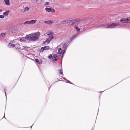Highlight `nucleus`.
Masks as SVG:
<instances>
[{
    "mask_svg": "<svg viewBox=\"0 0 130 130\" xmlns=\"http://www.w3.org/2000/svg\"><path fill=\"white\" fill-rule=\"evenodd\" d=\"M28 40L34 41L37 40L40 36L39 32L31 33L27 35Z\"/></svg>",
    "mask_w": 130,
    "mask_h": 130,
    "instance_id": "1",
    "label": "nucleus"
},
{
    "mask_svg": "<svg viewBox=\"0 0 130 130\" xmlns=\"http://www.w3.org/2000/svg\"><path fill=\"white\" fill-rule=\"evenodd\" d=\"M119 25L118 23H113L108 25H106L103 24L100 26L101 27H104L106 28H113Z\"/></svg>",
    "mask_w": 130,
    "mask_h": 130,
    "instance_id": "2",
    "label": "nucleus"
},
{
    "mask_svg": "<svg viewBox=\"0 0 130 130\" xmlns=\"http://www.w3.org/2000/svg\"><path fill=\"white\" fill-rule=\"evenodd\" d=\"M62 51V49H58V51L57 52V53L58 54H60V55L61 56L62 58V60L64 56V55L65 53L66 49H63Z\"/></svg>",
    "mask_w": 130,
    "mask_h": 130,
    "instance_id": "3",
    "label": "nucleus"
},
{
    "mask_svg": "<svg viewBox=\"0 0 130 130\" xmlns=\"http://www.w3.org/2000/svg\"><path fill=\"white\" fill-rule=\"evenodd\" d=\"M79 20L78 19H73L71 20V25H73L74 26L75 25L78 21H79Z\"/></svg>",
    "mask_w": 130,
    "mask_h": 130,
    "instance_id": "4",
    "label": "nucleus"
},
{
    "mask_svg": "<svg viewBox=\"0 0 130 130\" xmlns=\"http://www.w3.org/2000/svg\"><path fill=\"white\" fill-rule=\"evenodd\" d=\"M120 21L123 23H130V19H128L127 18H124L120 20Z\"/></svg>",
    "mask_w": 130,
    "mask_h": 130,
    "instance_id": "5",
    "label": "nucleus"
},
{
    "mask_svg": "<svg viewBox=\"0 0 130 130\" xmlns=\"http://www.w3.org/2000/svg\"><path fill=\"white\" fill-rule=\"evenodd\" d=\"M15 47L16 49H20V48H28V47H26V46H24L21 45L19 44H17L15 45Z\"/></svg>",
    "mask_w": 130,
    "mask_h": 130,
    "instance_id": "6",
    "label": "nucleus"
},
{
    "mask_svg": "<svg viewBox=\"0 0 130 130\" xmlns=\"http://www.w3.org/2000/svg\"><path fill=\"white\" fill-rule=\"evenodd\" d=\"M77 24L75 25H74V28H81V23L80 22H79V21H78L77 23Z\"/></svg>",
    "mask_w": 130,
    "mask_h": 130,
    "instance_id": "7",
    "label": "nucleus"
},
{
    "mask_svg": "<svg viewBox=\"0 0 130 130\" xmlns=\"http://www.w3.org/2000/svg\"><path fill=\"white\" fill-rule=\"evenodd\" d=\"M27 35L25 37H22L20 39V40L22 42H23L24 41H25L26 40H28V38H27Z\"/></svg>",
    "mask_w": 130,
    "mask_h": 130,
    "instance_id": "8",
    "label": "nucleus"
},
{
    "mask_svg": "<svg viewBox=\"0 0 130 130\" xmlns=\"http://www.w3.org/2000/svg\"><path fill=\"white\" fill-rule=\"evenodd\" d=\"M52 59L55 61H57L58 60V56L57 55H53L52 56Z\"/></svg>",
    "mask_w": 130,
    "mask_h": 130,
    "instance_id": "9",
    "label": "nucleus"
},
{
    "mask_svg": "<svg viewBox=\"0 0 130 130\" xmlns=\"http://www.w3.org/2000/svg\"><path fill=\"white\" fill-rule=\"evenodd\" d=\"M8 47L9 48H13L15 47V44L10 43L8 45Z\"/></svg>",
    "mask_w": 130,
    "mask_h": 130,
    "instance_id": "10",
    "label": "nucleus"
},
{
    "mask_svg": "<svg viewBox=\"0 0 130 130\" xmlns=\"http://www.w3.org/2000/svg\"><path fill=\"white\" fill-rule=\"evenodd\" d=\"M68 43L67 42H66L63 44L61 43L60 45L62 46L63 48H66L68 46Z\"/></svg>",
    "mask_w": 130,
    "mask_h": 130,
    "instance_id": "11",
    "label": "nucleus"
},
{
    "mask_svg": "<svg viewBox=\"0 0 130 130\" xmlns=\"http://www.w3.org/2000/svg\"><path fill=\"white\" fill-rule=\"evenodd\" d=\"M62 60L60 64L61 66V69H60L59 70V73L60 74L62 73L63 71H62Z\"/></svg>",
    "mask_w": 130,
    "mask_h": 130,
    "instance_id": "12",
    "label": "nucleus"
},
{
    "mask_svg": "<svg viewBox=\"0 0 130 130\" xmlns=\"http://www.w3.org/2000/svg\"><path fill=\"white\" fill-rule=\"evenodd\" d=\"M78 33L77 34H75L74 35L72 36L70 38L71 40L72 39H74L75 38V37L77 36L78 35Z\"/></svg>",
    "mask_w": 130,
    "mask_h": 130,
    "instance_id": "13",
    "label": "nucleus"
},
{
    "mask_svg": "<svg viewBox=\"0 0 130 130\" xmlns=\"http://www.w3.org/2000/svg\"><path fill=\"white\" fill-rule=\"evenodd\" d=\"M53 22V21L51 20L46 21L44 22V23H46L47 24H51Z\"/></svg>",
    "mask_w": 130,
    "mask_h": 130,
    "instance_id": "14",
    "label": "nucleus"
},
{
    "mask_svg": "<svg viewBox=\"0 0 130 130\" xmlns=\"http://www.w3.org/2000/svg\"><path fill=\"white\" fill-rule=\"evenodd\" d=\"M4 1L6 5L8 6L10 5V3L9 2V0H4Z\"/></svg>",
    "mask_w": 130,
    "mask_h": 130,
    "instance_id": "15",
    "label": "nucleus"
},
{
    "mask_svg": "<svg viewBox=\"0 0 130 130\" xmlns=\"http://www.w3.org/2000/svg\"><path fill=\"white\" fill-rule=\"evenodd\" d=\"M18 50H19V52L20 51V53L23 54H24V53H23V51H27V50H26V49H20L21 50H20L19 49H18Z\"/></svg>",
    "mask_w": 130,
    "mask_h": 130,
    "instance_id": "16",
    "label": "nucleus"
},
{
    "mask_svg": "<svg viewBox=\"0 0 130 130\" xmlns=\"http://www.w3.org/2000/svg\"><path fill=\"white\" fill-rule=\"evenodd\" d=\"M47 35L49 36H52L53 34V32H47Z\"/></svg>",
    "mask_w": 130,
    "mask_h": 130,
    "instance_id": "17",
    "label": "nucleus"
},
{
    "mask_svg": "<svg viewBox=\"0 0 130 130\" xmlns=\"http://www.w3.org/2000/svg\"><path fill=\"white\" fill-rule=\"evenodd\" d=\"M51 8H45V10L47 11L48 12H51Z\"/></svg>",
    "mask_w": 130,
    "mask_h": 130,
    "instance_id": "18",
    "label": "nucleus"
},
{
    "mask_svg": "<svg viewBox=\"0 0 130 130\" xmlns=\"http://www.w3.org/2000/svg\"><path fill=\"white\" fill-rule=\"evenodd\" d=\"M9 12V11H6L3 13V15L5 16L7 15Z\"/></svg>",
    "mask_w": 130,
    "mask_h": 130,
    "instance_id": "19",
    "label": "nucleus"
},
{
    "mask_svg": "<svg viewBox=\"0 0 130 130\" xmlns=\"http://www.w3.org/2000/svg\"><path fill=\"white\" fill-rule=\"evenodd\" d=\"M36 20H32L31 21H30V24H32L35 23V22Z\"/></svg>",
    "mask_w": 130,
    "mask_h": 130,
    "instance_id": "20",
    "label": "nucleus"
},
{
    "mask_svg": "<svg viewBox=\"0 0 130 130\" xmlns=\"http://www.w3.org/2000/svg\"><path fill=\"white\" fill-rule=\"evenodd\" d=\"M65 21H66V22H67L66 23H65L66 24H69V23L71 24V20L70 21V20H65Z\"/></svg>",
    "mask_w": 130,
    "mask_h": 130,
    "instance_id": "21",
    "label": "nucleus"
},
{
    "mask_svg": "<svg viewBox=\"0 0 130 130\" xmlns=\"http://www.w3.org/2000/svg\"><path fill=\"white\" fill-rule=\"evenodd\" d=\"M29 9V8L27 7H25L24 9V12H25L27 11Z\"/></svg>",
    "mask_w": 130,
    "mask_h": 130,
    "instance_id": "22",
    "label": "nucleus"
},
{
    "mask_svg": "<svg viewBox=\"0 0 130 130\" xmlns=\"http://www.w3.org/2000/svg\"><path fill=\"white\" fill-rule=\"evenodd\" d=\"M50 41V40L48 38H47L45 41V42L44 43H45L46 42L49 43Z\"/></svg>",
    "mask_w": 130,
    "mask_h": 130,
    "instance_id": "23",
    "label": "nucleus"
},
{
    "mask_svg": "<svg viewBox=\"0 0 130 130\" xmlns=\"http://www.w3.org/2000/svg\"><path fill=\"white\" fill-rule=\"evenodd\" d=\"M49 47L48 46H46L43 47H42L41 49H49Z\"/></svg>",
    "mask_w": 130,
    "mask_h": 130,
    "instance_id": "24",
    "label": "nucleus"
},
{
    "mask_svg": "<svg viewBox=\"0 0 130 130\" xmlns=\"http://www.w3.org/2000/svg\"><path fill=\"white\" fill-rule=\"evenodd\" d=\"M52 54H50L48 57V58L49 59H50L51 58L52 59Z\"/></svg>",
    "mask_w": 130,
    "mask_h": 130,
    "instance_id": "25",
    "label": "nucleus"
},
{
    "mask_svg": "<svg viewBox=\"0 0 130 130\" xmlns=\"http://www.w3.org/2000/svg\"><path fill=\"white\" fill-rule=\"evenodd\" d=\"M81 28H75L76 29L78 32H79L81 30Z\"/></svg>",
    "mask_w": 130,
    "mask_h": 130,
    "instance_id": "26",
    "label": "nucleus"
},
{
    "mask_svg": "<svg viewBox=\"0 0 130 130\" xmlns=\"http://www.w3.org/2000/svg\"><path fill=\"white\" fill-rule=\"evenodd\" d=\"M30 24V21H27L24 23V24L25 25H26V24Z\"/></svg>",
    "mask_w": 130,
    "mask_h": 130,
    "instance_id": "27",
    "label": "nucleus"
},
{
    "mask_svg": "<svg viewBox=\"0 0 130 130\" xmlns=\"http://www.w3.org/2000/svg\"><path fill=\"white\" fill-rule=\"evenodd\" d=\"M35 62L36 63H37L38 64H39V60L38 59H35Z\"/></svg>",
    "mask_w": 130,
    "mask_h": 130,
    "instance_id": "28",
    "label": "nucleus"
},
{
    "mask_svg": "<svg viewBox=\"0 0 130 130\" xmlns=\"http://www.w3.org/2000/svg\"><path fill=\"white\" fill-rule=\"evenodd\" d=\"M48 49H39V52L41 53L42 52L45 50H48Z\"/></svg>",
    "mask_w": 130,
    "mask_h": 130,
    "instance_id": "29",
    "label": "nucleus"
},
{
    "mask_svg": "<svg viewBox=\"0 0 130 130\" xmlns=\"http://www.w3.org/2000/svg\"><path fill=\"white\" fill-rule=\"evenodd\" d=\"M53 38V37L52 36H49V37L48 38L51 41Z\"/></svg>",
    "mask_w": 130,
    "mask_h": 130,
    "instance_id": "30",
    "label": "nucleus"
},
{
    "mask_svg": "<svg viewBox=\"0 0 130 130\" xmlns=\"http://www.w3.org/2000/svg\"><path fill=\"white\" fill-rule=\"evenodd\" d=\"M64 80V82L66 83H70V81L66 79Z\"/></svg>",
    "mask_w": 130,
    "mask_h": 130,
    "instance_id": "31",
    "label": "nucleus"
},
{
    "mask_svg": "<svg viewBox=\"0 0 130 130\" xmlns=\"http://www.w3.org/2000/svg\"><path fill=\"white\" fill-rule=\"evenodd\" d=\"M43 61L41 59L40 60V61H39V64H41L42 63Z\"/></svg>",
    "mask_w": 130,
    "mask_h": 130,
    "instance_id": "32",
    "label": "nucleus"
},
{
    "mask_svg": "<svg viewBox=\"0 0 130 130\" xmlns=\"http://www.w3.org/2000/svg\"><path fill=\"white\" fill-rule=\"evenodd\" d=\"M51 12H55V10L54 9H53L52 8H51Z\"/></svg>",
    "mask_w": 130,
    "mask_h": 130,
    "instance_id": "33",
    "label": "nucleus"
},
{
    "mask_svg": "<svg viewBox=\"0 0 130 130\" xmlns=\"http://www.w3.org/2000/svg\"><path fill=\"white\" fill-rule=\"evenodd\" d=\"M1 36H2V37H4L5 36V34L4 33H2L1 34Z\"/></svg>",
    "mask_w": 130,
    "mask_h": 130,
    "instance_id": "34",
    "label": "nucleus"
},
{
    "mask_svg": "<svg viewBox=\"0 0 130 130\" xmlns=\"http://www.w3.org/2000/svg\"><path fill=\"white\" fill-rule=\"evenodd\" d=\"M65 22H66L65 20H64V21H62L61 24H64L65 23Z\"/></svg>",
    "mask_w": 130,
    "mask_h": 130,
    "instance_id": "35",
    "label": "nucleus"
},
{
    "mask_svg": "<svg viewBox=\"0 0 130 130\" xmlns=\"http://www.w3.org/2000/svg\"><path fill=\"white\" fill-rule=\"evenodd\" d=\"M49 4V2H46L45 3V5H48Z\"/></svg>",
    "mask_w": 130,
    "mask_h": 130,
    "instance_id": "36",
    "label": "nucleus"
},
{
    "mask_svg": "<svg viewBox=\"0 0 130 130\" xmlns=\"http://www.w3.org/2000/svg\"><path fill=\"white\" fill-rule=\"evenodd\" d=\"M33 2H38V0H31Z\"/></svg>",
    "mask_w": 130,
    "mask_h": 130,
    "instance_id": "37",
    "label": "nucleus"
},
{
    "mask_svg": "<svg viewBox=\"0 0 130 130\" xmlns=\"http://www.w3.org/2000/svg\"><path fill=\"white\" fill-rule=\"evenodd\" d=\"M4 17V16L3 15H0V18H3Z\"/></svg>",
    "mask_w": 130,
    "mask_h": 130,
    "instance_id": "38",
    "label": "nucleus"
},
{
    "mask_svg": "<svg viewBox=\"0 0 130 130\" xmlns=\"http://www.w3.org/2000/svg\"><path fill=\"white\" fill-rule=\"evenodd\" d=\"M4 93H5V94L6 100V99H7V96H6V92H5V90H4Z\"/></svg>",
    "mask_w": 130,
    "mask_h": 130,
    "instance_id": "39",
    "label": "nucleus"
},
{
    "mask_svg": "<svg viewBox=\"0 0 130 130\" xmlns=\"http://www.w3.org/2000/svg\"><path fill=\"white\" fill-rule=\"evenodd\" d=\"M57 79L58 80V81H56V82H55L54 83L57 82H58V81H61V80H60V79H59L58 78H57Z\"/></svg>",
    "mask_w": 130,
    "mask_h": 130,
    "instance_id": "40",
    "label": "nucleus"
},
{
    "mask_svg": "<svg viewBox=\"0 0 130 130\" xmlns=\"http://www.w3.org/2000/svg\"><path fill=\"white\" fill-rule=\"evenodd\" d=\"M61 77L62 78H63V79L64 80H65V79H66V78L64 77H63L62 76H61Z\"/></svg>",
    "mask_w": 130,
    "mask_h": 130,
    "instance_id": "41",
    "label": "nucleus"
},
{
    "mask_svg": "<svg viewBox=\"0 0 130 130\" xmlns=\"http://www.w3.org/2000/svg\"><path fill=\"white\" fill-rule=\"evenodd\" d=\"M105 91V90L104 91H99V92H98V93H102V92H104V91Z\"/></svg>",
    "mask_w": 130,
    "mask_h": 130,
    "instance_id": "42",
    "label": "nucleus"
},
{
    "mask_svg": "<svg viewBox=\"0 0 130 130\" xmlns=\"http://www.w3.org/2000/svg\"><path fill=\"white\" fill-rule=\"evenodd\" d=\"M69 83L74 85V84L73 83H72L71 82H70V83Z\"/></svg>",
    "mask_w": 130,
    "mask_h": 130,
    "instance_id": "43",
    "label": "nucleus"
},
{
    "mask_svg": "<svg viewBox=\"0 0 130 130\" xmlns=\"http://www.w3.org/2000/svg\"><path fill=\"white\" fill-rule=\"evenodd\" d=\"M60 74H61L63 76V72H62V73Z\"/></svg>",
    "mask_w": 130,
    "mask_h": 130,
    "instance_id": "44",
    "label": "nucleus"
},
{
    "mask_svg": "<svg viewBox=\"0 0 130 130\" xmlns=\"http://www.w3.org/2000/svg\"><path fill=\"white\" fill-rule=\"evenodd\" d=\"M5 118V119H6V118L4 116L2 118Z\"/></svg>",
    "mask_w": 130,
    "mask_h": 130,
    "instance_id": "45",
    "label": "nucleus"
},
{
    "mask_svg": "<svg viewBox=\"0 0 130 130\" xmlns=\"http://www.w3.org/2000/svg\"><path fill=\"white\" fill-rule=\"evenodd\" d=\"M51 86H50V87L49 88H48V90H49L50 89V88L51 87Z\"/></svg>",
    "mask_w": 130,
    "mask_h": 130,
    "instance_id": "46",
    "label": "nucleus"
},
{
    "mask_svg": "<svg viewBox=\"0 0 130 130\" xmlns=\"http://www.w3.org/2000/svg\"><path fill=\"white\" fill-rule=\"evenodd\" d=\"M33 125H32L31 126L29 127H31V128L32 127V126Z\"/></svg>",
    "mask_w": 130,
    "mask_h": 130,
    "instance_id": "47",
    "label": "nucleus"
},
{
    "mask_svg": "<svg viewBox=\"0 0 130 130\" xmlns=\"http://www.w3.org/2000/svg\"><path fill=\"white\" fill-rule=\"evenodd\" d=\"M98 113L97 114V116H96V118H97V116H98Z\"/></svg>",
    "mask_w": 130,
    "mask_h": 130,
    "instance_id": "48",
    "label": "nucleus"
},
{
    "mask_svg": "<svg viewBox=\"0 0 130 130\" xmlns=\"http://www.w3.org/2000/svg\"><path fill=\"white\" fill-rule=\"evenodd\" d=\"M10 31L11 32V30H10Z\"/></svg>",
    "mask_w": 130,
    "mask_h": 130,
    "instance_id": "49",
    "label": "nucleus"
},
{
    "mask_svg": "<svg viewBox=\"0 0 130 130\" xmlns=\"http://www.w3.org/2000/svg\"><path fill=\"white\" fill-rule=\"evenodd\" d=\"M61 79H62V78H60Z\"/></svg>",
    "mask_w": 130,
    "mask_h": 130,
    "instance_id": "50",
    "label": "nucleus"
},
{
    "mask_svg": "<svg viewBox=\"0 0 130 130\" xmlns=\"http://www.w3.org/2000/svg\"><path fill=\"white\" fill-rule=\"evenodd\" d=\"M99 108L98 109V111H99Z\"/></svg>",
    "mask_w": 130,
    "mask_h": 130,
    "instance_id": "51",
    "label": "nucleus"
},
{
    "mask_svg": "<svg viewBox=\"0 0 130 130\" xmlns=\"http://www.w3.org/2000/svg\"><path fill=\"white\" fill-rule=\"evenodd\" d=\"M19 128H22V127H19Z\"/></svg>",
    "mask_w": 130,
    "mask_h": 130,
    "instance_id": "52",
    "label": "nucleus"
},
{
    "mask_svg": "<svg viewBox=\"0 0 130 130\" xmlns=\"http://www.w3.org/2000/svg\"><path fill=\"white\" fill-rule=\"evenodd\" d=\"M91 130H92V129Z\"/></svg>",
    "mask_w": 130,
    "mask_h": 130,
    "instance_id": "53",
    "label": "nucleus"
}]
</instances>
